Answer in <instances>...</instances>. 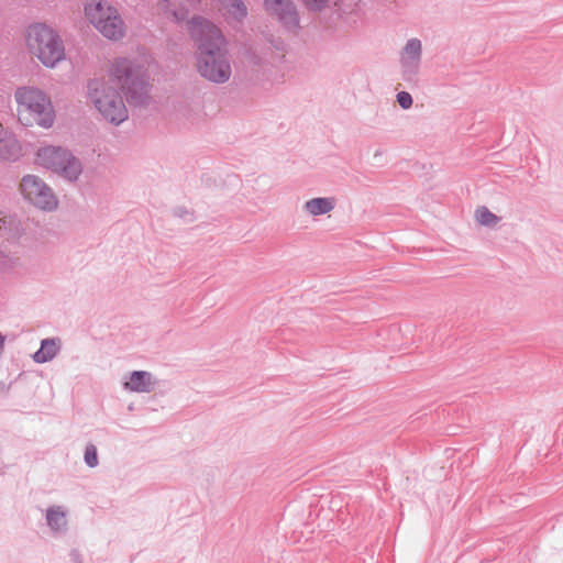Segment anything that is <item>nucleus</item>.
Instances as JSON below:
<instances>
[{
    "label": "nucleus",
    "instance_id": "nucleus-1",
    "mask_svg": "<svg viewBox=\"0 0 563 563\" xmlns=\"http://www.w3.org/2000/svg\"><path fill=\"white\" fill-rule=\"evenodd\" d=\"M146 65L145 59L118 57L111 62L106 75L88 82V99L104 120L120 124L128 119L122 90L128 82L145 75Z\"/></svg>",
    "mask_w": 563,
    "mask_h": 563
},
{
    "label": "nucleus",
    "instance_id": "nucleus-2",
    "mask_svg": "<svg viewBox=\"0 0 563 563\" xmlns=\"http://www.w3.org/2000/svg\"><path fill=\"white\" fill-rule=\"evenodd\" d=\"M188 30L197 46L198 73L214 82L227 81L231 67L227 58V40L221 29L202 16H195L188 22Z\"/></svg>",
    "mask_w": 563,
    "mask_h": 563
},
{
    "label": "nucleus",
    "instance_id": "nucleus-3",
    "mask_svg": "<svg viewBox=\"0 0 563 563\" xmlns=\"http://www.w3.org/2000/svg\"><path fill=\"white\" fill-rule=\"evenodd\" d=\"M23 41L31 59L45 68L54 69L66 60V47L62 35L51 24H29L24 30Z\"/></svg>",
    "mask_w": 563,
    "mask_h": 563
},
{
    "label": "nucleus",
    "instance_id": "nucleus-4",
    "mask_svg": "<svg viewBox=\"0 0 563 563\" xmlns=\"http://www.w3.org/2000/svg\"><path fill=\"white\" fill-rule=\"evenodd\" d=\"M15 113L18 122L23 126L51 129L56 112L51 97L36 86H20L14 91Z\"/></svg>",
    "mask_w": 563,
    "mask_h": 563
},
{
    "label": "nucleus",
    "instance_id": "nucleus-5",
    "mask_svg": "<svg viewBox=\"0 0 563 563\" xmlns=\"http://www.w3.org/2000/svg\"><path fill=\"white\" fill-rule=\"evenodd\" d=\"M87 21L109 40L124 36L125 25L115 7L107 0H87L84 5Z\"/></svg>",
    "mask_w": 563,
    "mask_h": 563
},
{
    "label": "nucleus",
    "instance_id": "nucleus-6",
    "mask_svg": "<svg viewBox=\"0 0 563 563\" xmlns=\"http://www.w3.org/2000/svg\"><path fill=\"white\" fill-rule=\"evenodd\" d=\"M35 164L49 169L68 180H75L81 174L80 162L62 146L43 145L35 153Z\"/></svg>",
    "mask_w": 563,
    "mask_h": 563
},
{
    "label": "nucleus",
    "instance_id": "nucleus-7",
    "mask_svg": "<svg viewBox=\"0 0 563 563\" xmlns=\"http://www.w3.org/2000/svg\"><path fill=\"white\" fill-rule=\"evenodd\" d=\"M20 191L27 201L40 209L52 210L57 206L52 189L38 176H24L20 183Z\"/></svg>",
    "mask_w": 563,
    "mask_h": 563
},
{
    "label": "nucleus",
    "instance_id": "nucleus-8",
    "mask_svg": "<svg viewBox=\"0 0 563 563\" xmlns=\"http://www.w3.org/2000/svg\"><path fill=\"white\" fill-rule=\"evenodd\" d=\"M265 13L287 29L298 26L299 19L292 0H263Z\"/></svg>",
    "mask_w": 563,
    "mask_h": 563
},
{
    "label": "nucleus",
    "instance_id": "nucleus-9",
    "mask_svg": "<svg viewBox=\"0 0 563 563\" xmlns=\"http://www.w3.org/2000/svg\"><path fill=\"white\" fill-rule=\"evenodd\" d=\"M198 2L199 0H157V8L167 19L181 22L188 18L189 10Z\"/></svg>",
    "mask_w": 563,
    "mask_h": 563
},
{
    "label": "nucleus",
    "instance_id": "nucleus-10",
    "mask_svg": "<svg viewBox=\"0 0 563 563\" xmlns=\"http://www.w3.org/2000/svg\"><path fill=\"white\" fill-rule=\"evenodd\" d=\"M219 10L229 23H242L247 16V7L243 0H217Z\"/></svg>",
    "mask_w": 563,
    "mask_h": 563
},
{
    "label": "nucleus",
    "instance_id": "nucleus-11",
    "mask_svg": "<svg viewBox=\"0 0 563 563\" xmlns=\"http://www.w3.org/2000/svg\"><path fill=\"white\" fill-rule=\"evenodd\" d=\"M22 154L21 143L0 123V158L15 161Z\"/></svg>",
    "mask_w": 563,
    "mask_h": 563
},
{
    "label": "nucleus",
    "instance_id": "nucleus-12",
    "mask_svg": "<svg viewBox=\"0 0 563 563\" xmlns=\"http://www.w3.org/2000/svg\"><path fill=\"white\" fill-rule=\"evenodd\" d=\"M151 374L143 371H136L131 374L130 380L124 384V387L131 391L148 393L152 389Z\"/></svg>",
    "mask_w": 563,
    "mask_h": 563
},
{
    "label": "nucleus",
    "instance_id": "nucleus-13",
    "mask_svg": "<svg viewBox=\"0 0 563 563\" xmlns=\"http://www.w3.org/2000/svg\"><path fill=\"white\" fill-rule=\"evenodd\" d=\"M421 55V42L417 38L409 40L406 44L402 54L401 62L405 66L417 64Z\"/></svg>",
    "mask_w": 563,
    "mask_h": 563
},
{
    "label": "nucleus",
    "instance_id": "nucleus-14",
    "mask_svg": "<svg viewBox=\"0 0 563 563\" xmlns=\"http://www.w3.org/2000/svg\"><path fill=\"white\" fill-rule=\"evenodd\" d=\"M59 343L54 339H47L42 342L41 349L34 354L37 363L51 361L57 353Z\"/></svg>",
    "mask_w": 563,
    "mask_h": 563
},
{
    "label": "nucleus",
    "instance_id": "nucleus-15",
    "mask_svg": "<svg viewBox=\"0 0 563 563\" xmlns=\"http://www.w3.org/2000/svg\"><path fill=\"white\" fill-rule=\"evenodd\" d=\"M333 200L328 198H314L305 205L306 210L312 216L324 214L333 209Z\"/></svg>",
    "mask_w": 563,
    "mask_h": 563
},
{
    "label": "nucleus",
    "instance_id": "nucleus-16",
    "mask_svg": "<svg viewBox=\"0 0 563 563\" xmlns=\"http://www.w3.org/2000/svg\"><path fill=\"white\" fill-rule=\"evenodd\" d=\"M474 217H475V220L481 225H485V227H495L498 223V221H499V218L496 214H494L485 206L478 207L475 210Z\"/></svg>",
    "mask_w": 563,
    "mask_h": 563
},
{
    "label": "nucleus",
    "instance_id": "nucleus-17",
    "mask_svg": "<svg viewBox=\"0 0 563 563\" xmlns=\"http://www.w3.org/2000/svg\"><path fill=\"white\" fill-rule=\"evenodd\" d=\"M47 523L54 530H59L66 525L65 512L59 507H53L47 510Z\"/></svg>",
    "mask_w": 563,
    "mask_h": 563
},
{
    "label": "nucleus",
    "instance_id": "nucleus-18",
    "mask_svg": "<svg viewBox=\"0 0 563 563\" xmlns=\"http://www.w3.org/2000/svg\"><path fill=\"white\" fill-rule=\"evenodd\" d=\"M85 461L86 463L90 466V467H93L98 464V457H97V450L95 448V445L92 444H89L87 448H86V451H85Z\"/></svg>",
    "mask_w": 563,
    "mask_h": 563
},
{
    "label": "nucleus",
    "instance_id": "nucleus-19",
    "mask_svg": "<svg viewBox=\"0 0 563 563\" xmlns=\"http://www.w3.org/2000/svg\"><path fill=\"white\" fill-rule=\"evenodd\" d=\"M397 101L400 104V107L404 109H408L412 104V98H411L410 93H408L406 91H401L397 95Z\"/></svg>",
    "mask_w": 563,
    "mask_h": 563
},
{
    "label": "nucleus",
    "instance_id": "nucleus-20",
    "mask_svg": "<svg viewBox=\"0 0 563 563\" xmlns=\"http://www.w3.org/2000/svg\"><path fill=\"white\" fill-rule=\"evenodd\" d=\"M306 7H308L311 10H321L323 9L329 0H301Z\"/></svg>",
    "mask_w": 563,
    "mask_h": 563
},
{
    "label": "nucleus",
    "instance_id": "nucleus-21",
    "mask_svg": "<svg viewBox=\"0 0 563 563\" xmlns=\"http://www.w3.org/2000/svg\"><path fill=\"white\" fill-rule=\"evenodd\" d=\"M9 222L10 220L8 217H5L2 211H0V230L5 229Z\"/></svg>",
    "mask_w": 563,
    "mask_h": 563
},
{
    "label": "nucleus",
    "instance_id": "nucleus-22",
    "mask_svg": "<svg viewBox=\"0 0 563 563\" xmlns=\"http://www.w3.org/2000/svg\"><path fill=\"white\" fill-rule=\"evenodd\" d=\"M5 338L0 334V354L3 352Z\"/></svg>",
    "mask_w": 563,
    "mask_h": 563
}]
</instances>
